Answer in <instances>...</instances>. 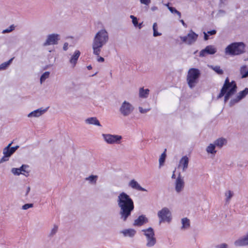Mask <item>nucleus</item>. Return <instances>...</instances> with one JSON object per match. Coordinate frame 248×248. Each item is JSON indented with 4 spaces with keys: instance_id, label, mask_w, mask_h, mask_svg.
I'll return each instance as SVG.
<instances>
[{
    "instance_id": "nucleus-16",
    "label": "nucleus",
    "mask_w": 248,
    "mask_h": 248,
    "mask_svg": "<svg viewBox=\"0 0 248 248\" xmlns=\"http://www.w3.org/2000/svg\"><path fill=\"white\" fill-rule=\"evenodd\" d=\"M248 94V88H245L243 91L240 92L236 98L231 101V102L236 103L246 96Z\"/></svg>"
},
{
    "instance_id": "nucleus-45",
    "label": "nucleus",
    "mask_w": 248,
    "mask_h": 248,
    "mask_svg": "<svg viewBox=\"0 0 248 248\" xmlns=\"http://www.w3.org/2000/svg\"><path fill=\"white\" fill-rule=\"evenodd\" d=\"M104 58L102 57H98V58H97V61L98 62H104Z\"/></svg>"
},
{
    "instance_id": "nucleus-47",
    "label": "nucleus",
    "mask_w": 248,
    "mask_h": 248,
    "mask_svg": "<svg viewBox=\"0 0 248 248\" xmlns=\"http://www.w3.org/2000/svg\"><path fill=\"white\" fill-rule=\"evenodd\" d=\"M218 248H227V245L226 244H222L219 246H218Z\"/></svg>"
},
{
    "instance_id": "nucleus-7",
    "label": "nucleus",
    "mask_w": 248,
    "mask_h": 248,
    "mask_svg": "<svg viewBox=\"0 0 248 248\" xmlns=\"http://www.w3.org/2000/svg\"><path fill=\"white\" fill-rule=\"evenodd\" d=\"M144 235L146 236L147 243V246L151 247L155 245L156 243V239L155 237V233L152 228H149L147 229L143 230Z\"/></svg>"
},
{
    "instance_id": "nucleus-2",
    "label": "nucleus",
    "mask_w": 248,
    "mask_h": 248,
    "mask_svg": "<svg viewBox=\"0 0 248 248\" xmlns=\"http://www.w3.org/2000/svg\"><path fill=\"white\" fill-rule=\"evenodd\" d=\"M108 40V34L106 30H102L96 33L93 43V53L94 55L99 56L101 48Z\"/></svg>"
},
{
    "instance_id": "nucleus-10",
    "label": "nucleus",
    "mask_w": 248,
    "mask_h": 248,
    "mask_svg": "<svg viewBox=\"0 0 248 248\" xmlns=\"http://www.w3.org/2000/svg\"><path fill=\"white\" fill-rule=\"evenodd\" d=\"M103 136L105 141L109 144L119 143L122 138V136L119 135L103 134Z\"/></svg>"
},
{
    "instance_id": "nucleus-52",
    "label": "nucleus",
    "mask_w": 248,
    "mask_h": 248,
    "mask_svg": "<svg viewBox=\"0 0 248 248\" xmlns=\"http://www.w3.org/2000/svg\"><path fill=\"white\" fill-rule=\"evenodd\" d=\"M30 190V188L29 187H28V189H27V193L29 192Z\"/></svg>"
},
{
    "instance_id": "nucleus-46",
    "label": "nucleus",
    "mask_w": 248,
    "mask_h": 248,
    "mask_svg": "<svg viewBox=\"0 0 248 248\" xmlns=\"http://www.w3.org/2000/svg\"><path fill=\"white\" fill-rule=\"evenodd\" d=\"M204 38L205 40H207L209 39V35L205 32H204Z\"/></svg>"
},
{
    "instance_id": "nucleus-37",
    "label": "nucleus",
    "mask_w": 248,
    "mask_h": 248,
    "mask_svg": "<svg viewBox=\"0 0 248 248\" xmlns=\"http://www.w3.org/2000/svg\"><path fill=\"white\" fill-rule=\"evenodd\" d=\"M33 207V204L32 203H27L24 204L22 206V209L24 210H27L29 209V208H31Z\"/></svg>"
},
{
    "instance_id": "nucleus-43",
    "label": "nucleus",
    "mask_w": 248,
    "mask_h": 248,
    "mask_svg": "<svg viewBox=\"0 0 248 248\" xmlns=\"http://www.w3.org/2000/svg\"><path fill=\"white\" fill-rule=\"evenodd\" d=\"M216 33H217V31H216L215 30H212V31H208L207 32V33L208 35H214V34H215Z\"/></svg>"
},
{
    "instance_id": "nucleus-15",
    "label": "nucleus",
    "mask_w": 248,
    "mask_h": 248,
    "mask_svg": "<svg viewBox=\"0 0 248 248\" xmlns=\"http://www.w3.org/2000/svg\"><path fill=\"white\" fill-rule=\"evenodd\" d=\"M148 222V219L143 215L140 216L134 222V226H140Z\"/></svg>"
},
{
    "instance_id": "nucleus-20",
    "label": "nucleus",
    "mask_w": 248,
    "mask_h": 248,
    "mask_svg": "<svg viewBox=\"0 0 248 248\" xmlns=\"http://www.w3.org/2000/svg\"><path fill=\"white\" fill-rule=\"evenodd\" d=\"M122 232L125 236H128L130 237H132L136 233L135 230L132 229H125L123 230Z\"/></svg>"
},
{
    "instance_id": "nucleus-44",
    "label": "nucleus",
    "mask_w": 248,
    "mask_h": 248,
    "mask_svg": "<svg viewBox=\"0 0 248 248\" xmlns=\"http://www.w3.org/2000/svg\"><path fill=\"white\" fill-rule=\"evenodd\" d=\"M139 110H140V111L141 113H146L147 112V111H148L149 109H143L141 107H140L139 108Z\"/></svg>"
},
{
    "instance_id": "nucleus-3",
    "label": "nucleus",
    "mask_w": 248,
    "mask_h": 248,
    "mask_svg": "<svg viewBox=\"0 0 248 248\" xmlns=\"http://www.w3.org/2000/svg\"><path fill=\"white\" fill-rule=\"evenodd\" d=\"M237 85L234 81L230 82L228 77L224 81V84L221 89L220 93L217 96V98H221L224 96V101L226 102L236 92Z\"/></svg>"
},
{
    "instance_id": "nucleus-34",
    "label": "nucleus",
    "mask_w": 248,
    "mask_h": 248,
    "mask_svg": "<svg viewBox=\"0 0 248 248\" xmlns=\"http://www.w3.org/2000/svg\"><path fill=\"white\" fill-rule=\"evenodd\" d=\"M213 69L219 75H222L223 74V70L220 68V67L219 66H216L213 67Z\"/></svg>"
},
{
    "instance_id": "nucleus-23",
    "label": "nucleus",
    "mask_w": 248,
    "mask_h": 248,
    "mask_svg": "<svg viewBox=\"0 0 248 248\" xmlns=\"http://www.w3.org/2000/svg\"><path fill=\"white\" fill-rule=\"evenodd\" d=\"M86 122L90 124H93L98 126H100V123L99 121L95 117H91L87 119L86 120Z\"/></svg>"
},
{
    "instance_id": "nucleus-22",
    "label": "nucleus",
    "mask_w": 248,
    "mask_h": 248,
    "mask_svg": "<svg viewBox=\"0 0 248 248\" xmlns=\"http://www.w3.org/2000/svg\"><path fill=\"white\" fill-rule=\"evenodd\" d=\"M227 143V140L225 139L224 138H219L217 139L215 142V144L216 146L221 148L222 146Z\"/></svg>"
},
{
    "instance_id": "nucleus-28",
    "label": "nucleus",
    "mask_w": 248,
    "mask_h": 248,
    "mask_svg": "<svg viewBox=\"0 0 248 248\" xmlns=\"http://www.w3.org/2000/svg\"><path fill=\"white\" fill-rule=\"evenodd\" d=\"M166 6L168 7V9L170 11V12L173 14H176L179 18L181 16V13L177 11L175 8L170 7L169 6V3L166 4Z\"/></svg>"
},
{
    "instance_id": "nucleus-29",
    "label": "nucleus",
    "mask_w": 248,
    "mask_h": 248,
    "mask_svg": "<svg viewBox=\"0 0 248 248\" xmlns=\"http://www.w3.org/2000/svg\"><path fill=\"white\" fill-rule=\"evenodd\" d=\"M215 144H210L206 149V151L209 153L215 154L216 151L215 150Z\"/></svg>"
},
{
    "instance_id": "nucleus-38",
    "label": "nucleus",
    "mask_w": 248,
    "mask_h": 248,
    "mask_svg": "<svg viewBox=\"0 0 248 248\" xmlns=\"http://www.w3.org/2000/svg\"><path fill=\"white\" fill-rule=\"evenodd\" d=\"M226 196H227V200L230 199L232 196V191L230 190L228 191L227 192H226Z\"/></svg>"
},
{
    "instance_id": "nucleus-4",
    "label": "nucleus",
    "mask_w": 248,
    "mask_h": 248,
    "mask_svg": "<svg viewBox=\"0 0 248 248\" xmlns=\"http://www.w3.org/2000/svg\"><path fill=\"white\" fill-rule=\"evenodd\" d=\"M245 45L242 42L232 43L225 48V53L231 56L238 55L245 52Z\"/></svg>"
},
{
    "instance_id": "nucleus-8",
    "label": "nucleus",
    "mask_w": 248,
    "mask_h": 248,
    "mask_svg": "<svg viewBox=\"0 0 248 248\" xmlns=\"http://www.w3.org/2000/svg\"><path fill=\"white\" fill-rule=\"evenodd\" d=\"M158 217L160 219V222H170L171 220V213L167 208H163L158 212Z\"/></svg>"
},
{
    "instance_id": "nucleus-27",
    "label": "nucleus",
    "mask_w": 248,
    "mask_h": 248,
    "mask_svg": "<svg viewBox=\"0 0 248 248\" xmlns=\"http://www.w3.org/2000/svg\"><path fill=\"white\" fill-rule=\"evenodd\" d=\"M13 59H14V58H12L11 59H10L8 61L1 63L0 65V70H2L5 69L10 65V64L12 62Z\"/></svg>"
},
{
    "instance_id": "nucleus-17",
    "label": "nucleus",
    "mask_w": 248,
    "mask_h": 248,
    "mask_svg": "<svg viewBox=\"0 0 248 248\" xmlns=\"http://www.w3.org/2000/svg\"><path fill=\"white\" fill-rule=\"evenodd\" d=\"M129 185L130 187H131L132 188L136 189L139 191H146V189L140 186V185L139 184V183L136 181L135 180H132L129 184Z\"/></svg>"
},
{
    "instance_id": "nucleus-51",
    "label": "nucleus",
    "mask_w": 248,
    "mask_h": 248,
    "mask_svg": "<svg viewBox=\"0 0 248 248\" xmlns=\"http://www.w3.org/2000/svg\"><path fill=\"white\" fill-rule=\"evenodd\" d=\"M87 68H88V70H91L92 69V67L90 65H89V66H87Z\"/></svg>"
},
{
    "instance_id": "nucleus-53",
    "label": "nucleus",
    "mask_w": 248,
    "mask_h": 248,
    "mask_svg": "<svg viewBox=\"0 0 248 248\" xmlns=\"http://www.w3.org/2000/svg\"><path fill=\"white\" fill-rule=\"evenodd\" d=\"M172 178H175V175L174 173L172 174Z\"/></svg>"
},
{
    "instance_id": "nucleus-39",
    "label": "nucleus",
    "mask_w": 248,
    "mask_h": 248,
    "mask_svg": "<svg viewBox=\"0 0 248 248\" xmlns=\"http://www.w3.org/2000/svg\"><path fill=\"white\" fill-rule=\"evenodd\" d=\"M15 27L13 25H12L10 27L9 29H7L3 31V32H10L13 30H14Z\"/></svg>"
},
{
    "instance_id": "nucleus-24",
    "label": "nucleus",
    "mask_w": 248,
    "mask_h": 248,
    "mask_svg": "<svg viewBox=\"0 0 248 248\" xmlns=\"http://www.w3.org/2000/svg\"><path fill=\"white\" fill-rule=\"evenodd\" d=\"M28 167L23 165L20 168H13L12 169V171L15 175H19L20 174H22V171L23 170V169L25 168H28Z\"/></svg>"
},
{
    "instance_id": "nucleus-36",
    "label": "nucleus",
    "mask_w": 248,
    "mask_h": 248,
    "mask_svg": "<svg viewBox=\"0 0 248 248\" xmlns=\"http://www.w3.org/2000/svg\"><path fill=\"white\" fill-rule=\"evenodd\" d=\"M130 17L132 19V23L134 24V25L135 27H137L138 22V19H137V17H136L135 16H134L133 15H131Z\"/></svg>"
},
{
    "instance_id": "nucleus-18",
    "label": "nucleus",
    "mask_w": 248,
    "mask_h": 248,
    "mask_svg": "<svg viewBox=\"0 0 248 248\" xmlns=\"http://www.w3.org/2000/svg\"><path fill=\"white\" fill-rule=\"evenodd\" d=\"M188 158L186 156H184L181 159L179 163V166L183 167V170H185L187 169L188 167Z\"/></svg>"
},
{
    "instance_id": "nucleus-32",
    "label": "nucleus",
    "mask_w": 248,
    "mask_h": 248,
    "mask_svg": "<svg viewBox=\"0 0 248 248\" xmlns=\"http://www.w3.org/2000/svg\"><path fill=\"white\" fill-rule=\"evenodd\" d=\"M166 149L165 150V151L161 154V156H160L159 161L160 165H162L164 162H165L166 155Z\"/></svg>"
},
{
    "instance_id": "nucleus-42",
    "label": "nucleus",
    "mask_w": 248,
    "mask_h": 248,
    "mask_svg": "<svg viewBox=\"0 0 248 248\" xmlns=\"http://www.w3.org/2000/svg\"><path fill=\"white\" fill-rule=\"evenodd\" d=\"M26 168H25L23 169V170L22 171V174L26 176H28L29 175V171L26 170Z\"/></svg>"
},
{
    "instance_id": "nucleus-13",
    "label": "nucleus",
    "mask_w": 248,
    "mask_h": 248,
    "mask_svg": "<svg viewBox=\"0 0 248 248\" xmlns=\"http://www.w3.org/2000/svg\"><path fill=\"white\" fill-rule=\"evenodd\" d=\"M216 52V49L212 46H207L205 49H202L200 53V56L203 57L206 54H214Z\"/></svg>"
},
{
    "instance_id": "nucleus-40",
    "label": "nucleus",
    "mask_w": 248,
    "mask_h": 248,
    "mask_svg": "<svg viewBox=\"0 0 248 248\" xmlns=\"http://www.w3.org/2000/svg\"><path fill=\"white\" fill-rule=\"evenodd\" d=\"M58 226H56V225H55L54 226V228H53V229L52 230L51 232V233H50V235H53L58 230Z\"/></svg>"
},
{
    "instance_id": "nucleus-14",
    "label": "nucleus",
    "mask_w": 248,
    "mask_h": 248,
    "mask_svg": "<svg viewBox=\"0 0 248 248\" xmlns=\"http://www.w3.org/2000/svg\"><path fill=\"white\" fill-rule=\"evenodd\" d=\"M184 187V182L183 179L179 175L176 181L175 190L177 192H180Z\"/></svg>"
},
{
    "instance_id": "nucleus-25",
    "label": "nucleus",
    "mask_w": 248,
    "mask_h": 248,
    "mask_svg": "<svg viewBox=\"0 0 248 248\" xmlns=\"http://www.w3.org/2000/svg\"><path fill=\"white\" fill-rule=\"evenodd\" d=\"M240 72L242 78L248 77V69L246 65H244L241 67Z\"/></svg>"
},
{
    "instance_id": "nucleus-30",
    "label": "nucleus",
    "mask_w": 248,
    "mask_h": 248,
    "mask_svg": "<svg viewBox=\"0 0 248 248\" xmlns=\"http://www.w3.org/2000/svg\"><path fill=\"white\" fill-rule=\"evenodd\" d=\"M182 223L183 224L182 227L184 228H187L190 226L189 220L187 218H184L182 219Z\"/></svg>"
},
{
    "instance_id": "nucleus-35",
    "label": "nucleus",
    "mask_w": 248,
    "mask_h": 248,
    "mask_svg": "<svg viewBox=\"0 0 248 248\" xmlns=\"http://www.w3.org/2000/svg\"><path fill=\"white\" fill-rule=\"evenodd\" d=\"M97 176L96 175H91L86 178V180L90 181L91 183L95 184Z\"/></svg>"
},
{
    "instance_id": "nucleus-48",
    "label": "nucleus",
    "mask_w": 248,
    "mask_h": 248,
    "mask_svg": "<svg viewBox=\"0 0 248 248\" xmlns=\"http://www.w3.org/2000/svg\"><path fill=\"white\" fill-rule=\"evenodd\" d=\"M68 44L67 43H64L63 45V49L66 50L68 48Z\"/></svg>"
},
{
    "instance_id": "nucleus-50",
    "label": "nucleus",
    "mask_w": 248,
    "mask_h": 248,
    "mask_svg": "<svg viewBox=\"0 0 248 248\" xmlns=\"http://www.w3.org/2000/svg\"><path fill=\"white\" fill-rule=\"evenodd\" d=\"M180 22L182 23V24L184 26H186V23H185V22H184V21L183 20H181Z\"/></svg>"
},
{
    "instance_id": "nucleus-12",
    "label": "nucleus",
    "mask_w": 248,
    "mask_h": 248,
    "mask_svg": "<svg viewBox=\"0 0 248 248\" xmlns=\"http://www.w3.org/2000/svg\"><path fill=\"white\" fill-rule=\"evenodd\" d=\"M59 35L57 34H52L49 35L46 41L44 43V46H48L51 45H56L59 40Z\"/></svg>"
},
{
    "instance_id": "nucleus-11",
    "label": "nucleus",
    "mask_w": 248,
    "mask_h": 248,
    "mask_svg": "<svg viewBox=\"0 0 248 248\" xmlns=\"http://www.w3.org/2000/svg\"><path fill=\"white\" fill-rule=\"evenodd\" d=\"M133 110L132 105L126 101H124L122 104L120 111L124 116H127L130 114Z\"/></svg>"
},
{
    "instance_id": "nucleus-41",
    "label": "nucleus",
    "mask_w": 248,
    "mask_h": 248,
    "mask_svg": "<svg viewBox=\"0 0 248 248\" xmlns=\"http://www.w3.org/2000/svg\"><path fill=\"white\" fill-rule=\"evenodd\" d=\"M140 1L141 3L146 5H148L151 2L150 0H140Z\"/></svg>"
},
{
    "instance_id": "nucleus-33",
    "label": "nucleus",
    "mask_w": 248,
    "mask_h": 248,
    "mask_svg": "<svg viewBox=\"0 0 248 248\" xmlns=\"http://www.w3.org/2000/svg\"><path fill=\"white\" fill-rule=\"evenodd\" d=\"M49 76V72H45L41 77L40 78V82L42 83L43 81H44L46 78H47Z\"/></svg>"
},
{
    "instance_id": "nucleus-26",
    "label": "nucleus",
    "mask_w": 248,
    "mask_h": 248,
    "mask_svg": "<svg viewBox=\"0 0 248 248\" xmlns=\"http://www.w3.org/2000/svg\"><path fill=\"white\" fill-rule=\"evenodd\" d=\"M149 93L148 89L144 90L143 88H140L139 91L140 96L142 98H146Z\"/></svg>"
},
{
    "instance_id": "nucleus-5",
    "label": "nucleus",
    "mask_w": 248,
    "mask_h": 248,
    "mask_svg": "<svg viewBox=\"0 0 248 248\" xmlns=\"http://www.w3.org/2000/svg\"><path fill=\"white\" fill-rule=\"evenodd\" d=\"M200 76V72L198 69L192 68L189 69L186 80L189 87L191 88L195 87L198 82V79Z\"/></svg>"
},
{
    "instance_id": "nucleus-31",
    "label": "nucleus",
    "mask_w": 248,
    "mask_h": 248,
    "mask_svg": "<svg viewBox=\"0 0 248 248\" xmlns=\"http://www.w3.org/2000/svg\"><path fill=\"white\" fill-rule=\"evenodd\" d=\"M153 28V31H154V33H153L154 36L156 37V36H160L161 35V33H159L157 31V27L156 23H154Z\"/></svg>"
},
{
    "instance_id": "nucleus-49",
    "label": "nucleus",
    "mask_w": 248,
    "mask_h": 248,
    "mask_svg": "<svg viewBox=\"0 0 248 248\" xmlns=\"http://www.w3.org/2000/svg\"><path fill=\"white\" fill-rule=\"evenodd\" d=\"M142 23H140L139 24H138V27H139V29H141L142 28Z\"/></svg>"
},
{
    "instance_id": "nucleus-19",
    "label": "nucleus",
    "mask_w": 248,
    "mask_h": 248,
    "mask_svg": "<svg viewBox=\"0 0 248 248\" xmlns=\"http://www.w3.org/2000/svg\"><path fill=\"white\" fill-rule=\"evenodd\" d=\"M80 52L79 50H76L75 51L74 55L72 56L70 62L71 64L73 65V66H75L76 65L77 62L80 56Z\"/></svg>"
},
{
    "instance_id": "nucleus-1",
    "label": "nucleus",
    "mask_w": 248,
    "mask_h": 248,
    "mask_svg": "<svg viewBox=\"0 0 248 248\" xmlns=\"http://www.w3.org/2000/svg\"><path fill=\"white\" fill-rule=\"evenodd\" d=\"M117 202L120 208L121 218L123 221H125L134 210V202L129 196L124 192H122L119 194Z\"/></svg>"
},
{
    "instance_id": "nucleus-21",
    "label": "nucleus",
    "mask_w": 248,
    "mask_h": 248,
    "mask_svg": "<svg viewBox=\"0 0 248 248\" xmlns=\"http://www.w3.org/2000/svg\"><path fill=\"white\" fill-rule=\"evenodd\" d=\"M45 111H46L45 109L41 110L40 109H38L34 110V111L31 112V113H30L28 115V116L29 117H32V116L39 117L40 115H41L42 114H43L45 112Z\"/></svg>"
},
{
    "instance_id": "nucleus-6",
    "label": "nucleus",
    "mask_w": 248,
    "mask_h": 248,
    "mask_svg": "<svg viewBox=\"0 0 248 248\" xmlns=\"http://www.w3.org/2000/svg\"><path fill=\"white\" fill-rule=\"evenodd\" d=\"M12 142L9 143L3 150V156L0 160V163L7 161L9 158L18 149V146L11 147Z\"/></svg>"
},
{
    "instance_id": "nucleus-9",
    "label": "nucleus",
    "mask_w": 248,
    "mask_h": 248,
    "mask_svg": "<svg viewBox=\"0 0 248 248\" xmlns=\"http://www.w3.org/2000/svg\"><path fill=\"white\" fill-rule=\"evenodd\" d=\"M198 37V34L191 30L186 36L182 37L181 39L183 42L190 45L197 40Z\"/></svg>"
}]
</instances>
